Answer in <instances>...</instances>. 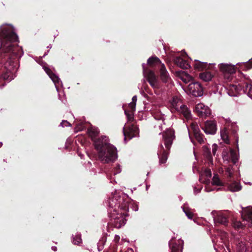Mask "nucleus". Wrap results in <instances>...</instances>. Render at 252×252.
I'll use <instances>...</instances> for the list:
<instances>
[{"instance_id":"f257e3e1","label":"nucleus","mask_w":252,"mask_h":252,"mask_svg":"<svg viewBox=\"0 0 252 252\" xmlns=\"http://www.w3.org/2000/svg\"><path fill=\"white\" fill-rule=\"evenodd\" d=\"M17 41L18 36L12 25L4 24L0 27V63L3 67L1 78L7 82L16 77L18 67L15 59L24 54L21 47L14 46Z\"/></svg>"},{"instance_id":"f03ea898","label":"nucleus","mask_w":252,"mask_h":252,"mask_svg":"<svg viewBox=\"0 0 252 252\" xmlns=\"http://www.w3.org/2000/svg\"><path fill=\"white\" fill-rule=\"evenodd\" d=\"M110 219L109 223L120 228L126 223V217L129 210V200L121 197L117 192L112 194L107 201Z\"/></svg>"},{"instance_id":"7ed1b4c3","label":"nucleus","mask_w":252,"mask_h":252,"mask_svg":"<svg viewBox=\"0 0 252 252\" xmlns=\"http://www.w3.org/2000/svg\"><path fill=\"white\" fill-rule=\"evenodd\" d=\"M88 133L94 141L95 149L97 152L99 160L103 163L114 162L117 158L116 148L109 143L108 138L106 136L95 139L98 134L97 128L92 127L88 129Z\"/></svg>"},{"instance_id":"20e7f679","label":"nucleus","mask_w":252,"mask_h":252,"mask_svg":"<svg viewBox=\"0 0 252 252\" xmlns=\"http://www.w3.org/2000/svg\"><path fill=\"white\" fill-rule=\"evenodd\" d=\"M154 117L156 121L155 124V128H158L161 131L163 130V139L164 142V145L166 149L161 144L158 147V155L159 158V163H164L166 162L167 158L168 152L172 144L173 141L175 139L174 131L172 128H167L165 126V123L164 122V115L160 112H157L154 114Z\"/></svg>"},{"instance_id":"39448f33","label":"nucleus","mask_w":252,"mask_h":252,"mask_svg":"<svg viewBox=\"0 0 252 252\" xmlns=\"http://www.w3.org/2000/svg\"><path fill=\"white\" fill-rule=\"evenodd\" d=\"M245 85L243 83L232 85L230 90L227 92L228 94L231 96H236L237 94L243 91L244 93L247 92L249 96L252 97V85L248 83H245Z\"/></svg>"},{"instance_id":"423d86ee","label":"nucleus","mask_w":252,"mask_h":252,"mask_svg":"<svg viewBox=\"0 0 252 252\" xmlns=\"http://www.w3.org/2000/svg\"><path fill=\"white\" fill-rule=\"evenodd\" d=\"M145 63H142L143 72L144 75L146 77L149 84L154 90L159 89L160 88V83L158 77L152 70H147L145 69Z\"/></svg>"},{"instance_id":"0eeeda50","label":"nucleus","mask_w":252,"mask_h":252,"mask_svg":"<svg viewBox=\"0 0 252 252\" xmlns=\"http://www.w3.org/2000/svg\"><path fill=\"white\" fill-rule=\"evenodd\" d=\"M39 64L42 66V68L54 83L57 91L59 92V87L60 86H63L62 82L59 77L53 72L51 69L47 66L46 63L42 61Z\"/></svg>"},{"instance_id":"6e6552de","label":"nucleus","mask_w":252,"mask_h":252,"mask_svg":"<svg viewBox=\"0 0 252 252\" xmlns=\"http://www.w3.org/2000/svg\"><path fill=\"white\" fill-rule=\"evenodd\" d=\"M188 92L195 97L203 95V88L198 82H191L188 86Z\"/></svg>"},{"instance_id":"1a4fd4ad","label":"nucleus","mask_w":252,"mask_h":252,"mask_svg":"<svg viewBox=\"0 0 252 252\" xmlns=\"http://www.w3.org/2000/svg\"><path fill=\"white\" fill-rule=\"evenodd\" d=\"M222 157L224 162L226 163H229L231 160L235 164L238 160L236 152L232 149L229 150L224 149L222 153Z\"/></svg>"},{"instance_id":"9d476101","label":"nucleus","mask_w":252,"mask_h":252,"mask_svg":"<svg viewBox=\"0 0 252 252\" xmlns=\"http://www.w3.org/2000/svg\"><path fill=\"white\" fill-rule=\"evenodd\" d=\"M123 133L125 136V140L126 137L131 139L138 135L139 131L138 127L134 125H125L123 128Z\"/></svg>"},{"instance_id":"9b49d317","label":"nucleus","mask_w":252,"mask_h":252,"mask_svg":"<svg viewBox=\"0 0 252 252\" xmlns=\"http://www.w3.org/2000/svg\"><path fill=\"white\" fill-rule=\"evenodd\" d=\"M201 128L206 134L214 135L217 130V123L213 120H207Z\"/></svg>"},{"instance_id":"f8f14e48","label":"nucleus","mask_w":252,"mask_h":252,"mask_svg":"<svg viewBox=\"0 0 252 252\" xmlns=\"http://www.w3.org/2000/svg\"><path fill=\"white\" fill-rule=\"evenodd\" d=\"M215 223L226 225L228 223V218L226 215L221 212L213 211L211 213Z\"/></svg>"},{"instance_id":"ddd939ff","label":"nucleus","mask_w":252,"mask_h":252,"mask_svg":"<svg viewBox=\"0 0 252 252\" xmlns=\"http://www.w3.org/2000/svg\"><path fill=\"white\" fill-rule=\"evenodd\" d=\"M241 208V216L243 221L246 222V224L248 226L252 225V206Z\"/></svg>"},{"instance_id":"4468645a","label":"nucleus","mask_w":252,"mask_h":252,"mask_svg":"<svg viewBox=\"0 0 252 252\" xmlns=\"http://www.w3.org/2000/svg\"><path fill=\"white\" fill-rule=\"evenodd\" d=\"M195 110L197 115L200 117H207L210 115L211 110L207 106L202 103H199L196 105Z\"/></svg>"},{"instance_id":"2eb2a0df","label":"nucleus","mask_w":252,"mask_h":252,"mask_svg":"<svg viewBox=\"0 0 252 252\" xmlns=\"http://www.w3.org/2000/svg\"><path fill=\"white\" fill-rule=\"evenodd\" d=\"M184 242L181 239H179L177 242H173L171 240L169 242V246L171 248V252H182L183 248Z\"/></svg>"},{"instance_id":"dca6fc26","label":"nucleus","mask_w":252,"mask_h":252,"mask_svg":"<svg viewBox=\"0 0 252 252\" xmlns=\"http://www.w3.org/2000/svg\"><path fill=\"white\" fill-rule=\"evenodd\" d=\"M220 70L224 73L233 74L235 72V65L221 63L219 64Z\"/></svg>"},{"instance_id":"f3484780","label":"nucleus","mask_w":252,"mask_h":252,"mask_svg":"<svg viewBox=\"0 0 252 252\" xmlns=\"http://www.w3.org/2000/svg\"><path fill=\"white\" fill-rule=\"evenodd\" d=\"M160 76L161 80L164 83H168L170 80L169 75L166 69L164 64H160L159 67Z\"/></svg>"},{"instance_id":"a211bd4d","label":"nucleus","mask_w":252,"mask_h":252,"mask_svg":"<svg viewBox=\"0 0 252 252\" xmlns=\"http://www.w3.org/2000/svg\"><path fill=\"white\" fill-rule=\"evenodd\" d=\"M177 111L182 114L187 120H189L191 118V112L185 105L179 107Z\"/></svg>"},{"instance_id":"6ab92c4d","label":"nucleus","mask_w":252,"mask_h":252,"mask_svg":"<svg viewBox=\"0 0 252 252\" xmlns=\"http://www.w3.org/2000/svg\"><path fill=\"white\" fill-rule=\"evenodd\" d=\"M226 126L228 129L231 130L232 133L237 137V141H238V137L237 136V133L238 131V126L236 123H232L230 120H226Z\"/></svg>"},{"instance_id":"aec40b11","label":"nucleus","mask_w":252,"mask_h":252,"mask_svg":"<svg viewBox=\"0 0 252 252\" xmlns=\"http://www.w3.org/2000/svg\"><path fill=\"white\" fill-rule=\"evenodd\" d=\"M175 63L178 66L183 69H188L190 67L189 63L180 57L175 58Z\"/></svg>"},{"instance_id":"412c9836","label":"nucleus","mask_w":252,"mask_h":252,"mask_svg":"<svg viewBox=\"0 0 252 252\" xmlns=\"http://www.w3.org/2000/svg\"><path fill=\"white\" fill-rule=\"evenodd\" d=\"M211 170L210 169H205L204 171L200 173L199 180L201 182H207L211 178Z\"/></svg>"},{"instance_id":"4be33fe9","label":"nucleus","mask_w":252,"mask_h":252,"mask_svg":"<svg viewBox=\"0 0 252 252\" xmlns=\"http://www.w3.org/2000/svg\"><path fill=\"white\" fill-rule=\"evenodd\" d=\"M242 189V186L240 183L234 181L228 185V189L231 192L238 191Z\"/></svg>"},{"instance_id":"5701e85b","label":"nucleus","mask_w":252,"mask_h":252,"mask_svg":"<svg viewBox=\"0 0 252 252\" xmlns=\"http://www.w3.org/2000/svg\"><path fill=\"white\" fill-rule=\"evenodd\" d=\"M220 136L224 142L226 144L229 143V129L226 126L220 130Z\"/></svg>"},{"instance_id":"b1692460","label":"nucleus","mask_w":252,"mask_h":252,"mask_svg":"<svg viewBox=\"0 0 252 252\" xmlns=\"http://www.w3.org/2000/svg\"><path fill=\"white\" fill-rule=\"evenodd\" d=\"M171 104L173 108L177 111L179 107L183 104L181 100L177 96H174L171 101Z\"/></svg>"},{"instance_id":"393cba45","label":"nucleus","mask_w":252,"mask_h":252,"mask_svg":"<svg viewBox=\"0 0 252 252\" xmlns=\"http://www.w3.org/2000/svg\"><path fill=\"white\" fill-rule=\"evenodd\" d=\"M147 64L150 66H155L159 65L160 66L161 61L157 57H152L147 60Z\"/></svg>"},{"instance_id":"a878e982","label":"nucleus","mask_w":252,"mask_h":252,"mask_svg":"<svg viewBox=\"0 0 252 252\" xmlns=\"http://www.w3.org/2000/svg\"><path fill=\"white\" fill-rule=\"evenodd\" d=\"M213 75L209 71H205L199 74V77L202 80L208 82L211 80Z\"/></svg>"},{"instance_id":"bb28decb","label":"nucleus","mask_w":252,"mask_h":252,"mask_svg":"<svg viewBox=\"0 0 252 252\" xmlns=\"http://www.w3.org/2000/svg\"><path fill=\"white\" fill-rule=\"evenodd\" d=\"M180 77L185 83H188L192 80L191 76L186 73L185 71H182L180 72Z\"/></svg>"},{"instance_id":"cd10ccee","label":"nucleus","mask_w":252,"mask_h":252,"mask_svg":"<svg viewBox=\"0 0 252 252\" xmlns=\"http://www.w3.org/2000/svg\"><path fill=\"white\" fill-rule=\"evenodd\" d=\"M218 237L220 239V242L226 244L227 239H228V234L224 231H220L218 233Z\"/></svg>"},{"instance_id":"c85d7f7f","label":"nucleus","mask_w":252,"mask_h":252,"mask_svg":"<svg viewBox=\"0 0 252 252\" xmlns=\"http://www.w3.org/2000/svg\"><path fill=\"white\" fill-rule=\"evenodd\" d=\"M238 77L240 78V80L237 82V84H238L239 83H243L244 86H245V83H249V82L251 81L249 76H247L246 75H244L243 73H240Z\"/></svg>"},{"instance_id":"c756f323","label":"nucleus","mask_w":252,"mask_h":252,"mask_svg":"<svg viewBox=\"0 0 252 252\" xmlns=\"http://www.w3.org/2000/svg\"><path fill=\"white\" fill-rule=\"evenodd\" d=\"M82 239L81 238V235L79 233H77L75 235H72V243L75 245H78L81 242Z\"/></svg>"},{"instance_id":"7c9ffc66","label":"nucleus","mask_w":252,"mask_h":252,"mask_svg":"<svg viewBox=\"0 0 252 252\" xmlns=\"http://www.w3.org/2000/svg\"><path fill=\"white\" fill-rule=\"evenodd\" d=\"M195 63L194 65V67L197 69L200 70L205 67L206 66V63L201 62L197 60H195Z\"/></svg>"},{"instance_id":"2f4dec72","label":"nucleus","mask_w":252,"mask_h":252,"mask_svg":"<svg viewBox=\"0 0 252 252\" xmlns=\"http://www.w3.org/2000/svg\"><path fill=\"white\" fill-rule=\"evenodd\" d=\"M125 114L126 116L127 123L132 122L133 120V112L125 110Z\"/></svg>"},{"instance_id":"473e14b6","label":"nucleus","mask_w":252,"mask_h":252,"mask_svg":"<svg viewBox=\"0 0 252 252\" xmlns=\"http://www.w3.org/2000/svg\"><path fill=\"white\" fill-rule=\"evenodd\" d=\"M190 127L191 130L193 131L194 135L201 132L199 127L196 124H191Z\"/></svg>"},{"instance_id":"72a5a7b5","label":"nucleus","mask_w":252,"mask_h":252,"mask_svg":"<svg viewBox=\"0 0 252 252\" xmlns=\"http://www.w3.org/2000/svg\"><path fill=\"white\" fill-rule=\"evenodd\" d=\"M194 136L199 143L201 144L204 142L203 135L201 132L194 134Z\"/></svg>"},{"instance_id":"f704fd0d","label":"nucleus","mask_w":252,"mask_h":252,"mask_svg":"<svg viewBox=\"0 0 252 252\" xmlns=\"http://www.w3.org/2000/svg\"><path fill=\"white\" fill-rule=\"evenodd\" d=\"M184 212L189 219L192 220L193 219V214L189 210L186 209L185 207H182Z\"/></svg>"},{"instance_id":"c9c22d12","label":"nucleus","mask_w":252,"mask_h":252,"mask_svg":"<svg viewBox=\"0 0 252 252\" xmlns=\"http://www.w3.org/2000/svg\"><path fill=\"white\" fill-rule=\"evenodd\" d=\"M212 184L217 186L221 185V182L217 175H215L212 179Z\"/></svg>"},{"instance_id":"e433bc0d","label":"nucleus","mask_w":252,"mask_h":252,"mask_svg":"<svg viewBox=\"0 0 252 252\" xmlns=\"http://www.w3.org/2000/svg\"><path fill=\"white\" fill-rule=\"evenodd\" d=\"M241 63L244 64L247 70L250 69L252 68V59L246 62L242 63Z\"/></svg>"},{"instance_id":"4c0bfd02","label":"nucleus","mask_w":252,"mask_h":252,"mask_svg":"<svg viewBox=\"0 0 252 252\" xmlns=\"http://www.w3.org/2000/svg\"><path fill=\"white\" fill-rule=\"evenodd\" d=\"M226 174L227 176L229 178H231L232 177L233 172L232 170V167L231 166L228 167L226 169Z\"/></svg>"},{"instance_id":"58836bf2","label":"nucleus","mask_w":252,"mask_h":252,"mask_svg":"<svg viewBox=\"0 0 252 252\" xmlns=\"http://www.w3.org/2000/svg\"><path fill=\"white\" fill-rule=\"evenodd\" d=\"M233 226L235 228H242L243 226V225L242 223L240 221H235L233 223Z\"/></svg>"},{"instance_id":"ea45409f","label":"nucleus","mask_w":252,"mask_h":252,"mask_svg":"<svg viewBox=\"0 0 252 252\" xmlns=\"http://www.w3.org/2000/svg\"><path fill=\"white\" fill-rule=\"evenodd\" d=\"M128 107L129 108V110H128L129 112H132L135 111L136 107V104L134 103L130 102L128 104Z\"/></svg>"},{"instance_id":"a19ab883","label":"nucleus","mask_w":252,"mask_h":252,"mask_svg":"<svg viewBox=\"0 0 252 252\" xmlns=\"http://www.w3.org/2000/svg\"><path fill=\"white\" fill-rule=\"evenodd\" d=\"M218 149V145L216 144H214L212 146V152L214 156L216 155V152Z\"/></svg>"},{"instance_id":"79ce46f5","label":"nucleus","mask_w":252,"mask_h":252,"mask_svg":"<svg viewBox=\"0 0 252 252\" xmlns=\"http://www.w3.org/2000/svg\"><path fill=\"white\" fill-rule=\"evenodd\" d=\"M60 126H62V127H65L70 126V124L67 121L63 120L61 123Z\"/></svg>"},{"instance_id":"37998d69","label":"nucleus","mask_w":252,"mask_h":252,"mask_svg":"<svg viewBox=\"0 0 252 252\" xmlns=\"http://www.w3.org/2000/svg\"><path fill=\"white\" fill-rule=\"evenodd\" d=\"M206 157L208 161V164L212 165L213 164V158L211 156L210 154H208Z\"/></svg>"},{"instance_id":"c03bdc74","label":"nucleus","mask_w":252,"mask_h":252,"mask_svg":"<svg viewBox=\"0 0 252 252\" xmlns=\"http://www.w3.org/2000/svg\"><path fill=\"white\" fill-rule=\"evenodd\" d=\"M121 171V169L120 166L119 165H117V167L115 168L114 171V175H116Z\"/></svg>"},{"instance_id":"a18cd8bd","label":"nucleus","mask_w":252,"mask_h":252,"mask_svg":"<svg viewBox=\"0 0 252 252\" xmlns=\"http://www.w3.org/2000/svg\"><path fill=\"white\" fill-rule=\"evenodd\" d=\"M241 246H242V249L240 250V252H246V250H247V248H246L245 245L244 244H242Z\"/></svg>"},{"instance_id":"49530a36","label":"nucleus","mask_w":252,"mask_h":252,"mask_svg":"<svg viewBox=\"0 0 252 252\" xmlns=\"http://www.w3.org/2000/svg\"><path fill=\"white\" fill-rule=\"evenodd\" d=\"M120 239V237L119 235H115L114 239V241L115 243H118Z\"/></svg>"},{"instance_id":"de8ad7c7","label":"nucleus","mask_w":252,"mask_h":252,"mask_svg":"<svg viewBox=\"0 0 252 252\" xmlns=\"http://www.w3.org/2000/svg\"><path fill=\"white\" fill-rule=\"evenodd\" d=\"M137 101V96L136 95H134L132 98V103H134V104H136Z\"/></svg>"},{"instance_id":"09e8293b","label":"nucleus","mask_w":252,"mask_h":252,"mask_svg":"<svg viewBox=\"0 0 252 252\" xmlns=\"http://www.w3.org/2000/svg\"><path fill=\"white\" fill-rule=\"evenodd\" d=\"M201 189V188H199L198 189H197L196 187L194 188V192L195 194H197L199 193Z\"/></svg>"},{"instance_id":"8fccbe9b","label":"nucleus","mask_w":252,"mask_h":252,"mask_svg":"<svg viewBox=\"0 0 252 252\" xmlns=\"http://www.w3.org/2000/svg\"><path fill=\"white\" fill-rule=\"evenodd\" d=\"M5 85V84L4 83L1 82V78H0V88L1 89L3 87H4Z\"/></svg>"},{"instance_id":"3c124183","label":"nucleus","mask_w":252,"mask_h":252,"mask_svg":"<svg viewBox=\"0 0 252 252\" xmlns=\"http://www.w3.org/2000/svg\"><path fill=\"white\" fill-rule=\"evenodd\" d=\"M52 249L54 251H56L57 250V248L56 247H52Z\"/></svg>"},{"instance_id":"603ef678","label":"nucleus","mask_w":252,"mask_h":252,"mask_svg":"<svg viewBox=\"0 0 252 252\" xmlns=\"http://www.w3.org/2000/svg\"><path fill=\"white\" fill-rule=\"evenodd\" d=\"M133 210L135 211H137L138 210V207L137 206H136L135 207H134Z\"/></svg>"},{"instance_id":"864d4df0","label":"nucleus","mask_w":252,"mask_h":252,"mask_svg":"<svg viewBox=\"0 0 252 252\" xmlns=\"http://www.w3.org/2000/svg\"><path fill=\"white\" fill-rule=\"evenodd\" d=\"M205 190L207 192H209L212 190V189H208L207 188H205Z\"/></svg>"},{"instance_id":"5fc2aeb1","label":"nucleus","mask_w":252,"mask_h":252,"mask_svg":"<svg viewBox=\"0 0 252 252\" xmlns=\"http://www.w3.org/2000/svg\"><path fill=\"white\" fill-rule=\"evenodd\" d=\"M51 47H52L51 45H49V46H48L47 47V48H51Z\"/></svg>"},{"instance_id":"6e6d98bb","label":"nucleus","mask_w":252,"mask_h":252,"mask_svg":"<svg viewBox=\"0 0 252 252\" xmlns=\"http://www.w3.org/2000/svg\"><path fill=\"white\" fill-rule=\"evenodd\" d=\"M47 55V53H46L44 55L43 57H45V56H46Z\"/></svg>"},{"instance_id":"4d7b16f0","label":"nucleus","mask_w":252,"mask_h":252,"mask_svg":"<svg viewBox=\"0 0 252 252\" xmlns=\"http://www.w3.org/2000/svg\"><path fill=\"white\" fill-rule=\"evenodd\" d=\"M212 241L213 243H215V240L214 239H212Z\"/></svg>"},{"instance_id":"13d9d810","label":"nucleus","mask_w":252,"mask_h":252,"mask_svg":"<svg viewBox=\"0 0 252 252\" xmlns=\"http://www.w3.org/2000/svg\"><path fill=\"white\" fill-rule=\"evenodd\" d=\"M148 189V186H147V187H146V189L147 190V189Z\"/></svg>"}]
</instances>
